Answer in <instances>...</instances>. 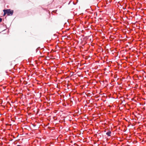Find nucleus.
Instances as JSON below:
<instances>
[{
    "mask_svg": "<svg viewBox=\"0 0 146 146\" xmlns=\"http://www.w3.org/2000/svg\"><path fill=\"white\" fill-rule=\"evenodd\" d=\"M140 123V122H137V125H138V124H139Z\"/></svg>",
    "mask_w": 146,
    "mask_h": 146,
    "instance_id": "nucleus-7",
    "label": "nucleus"
},
{
    "mask_svg": "<svg viewBox=\"0 0 146 146\" xmlns=\"http://www.w3.org/2000/svg\"><path fill=\"white\" fill-rule=\"evenodd\" d=\"M140 5V4H138V5L137 4V6H138L139 5Z\"/></svg>",
    "mask_w": 146,
    "mask_h": 146,
    "instance_id": "nucleus-9",
    "label": "nucleus"
},
{
    "mask_svg": "<svg viewBox=\"0 0 146 146\" xmlns=\"http://www.w3.org/2000/svg\"><path fill=\"white\" fill-rule=\"evenodd\" d=\"M4 13V15H5L6 14H7L8 15H12L13 13V11L11 10L10 9H6V10H4L3 11Z\"/></svg>",
    "mask_w": 146,
    "mask_h": 146,
    "instance_id": "nucleus-1",
    "label": "nucleus"
},
{
    "mask_svg": "<svg viewBox=\"0 0 146 146\" xmlns=\"http://www.w3.org/2000/svg\"><path fill=\"white\" fill-rule=\"evenodd\" d=\"M141 104L140 103H138L137 102V106H140L141 105Z\"/></svg>",
    "mask_w": 146,
    "mask_h": 146,
    "instance_id": "nucleus-4",
    "label": "nucleus"
},
{
    "mask_svg": "<svg viewBox=\"0 0 146 146\" xmlns=\"http://www.w3.org/2000/svg\"><path fill=\"white\" fill-rule=\"evenodd\" d=\"M17 146H21L20 145H17Z\"/></svg>",
    "mask_w": 146,
    "mask_h": 146,
    "instance_id": "nucleus-8",
    "label": "nucleus"
},
{
    "mask_svg": "<svg viewBox=\"0 0 146 146\" xmlns=\"http://www.w3.org/2000/svg\"><path fill=\"white\" fill-rule=\"evenodd\" d=\"M2 20V19L1 18H0V22H1Z\"/></svg>",
    "mask_w": 146,
    "mask_h": 146,
    "instance_id": "nucleus-5",
    "label": "nucleus"
},
{
    "mask_svg": "<svg viewBox=\"0 0 146 146\" xmlns=\"http://www.w3.org/2000/svg\"><path fill=\"white\" fill-rule=\"evenodd\" d=\"M137 27H138V26H137ZM137 29H138V28H137Z\"/></svg>",
    "mask_w": 146,
    "mask_h": 146,
    "instance_id": "nucleus-10",
    "label": "nucleus"
},
{
    "mask_svg": "<svg viewBox=\"0 0 146 146\" xmlns=\"http://www.w3.org/2000/svg\"><path fill=\"white\" fill-rule=\"evenodd\" d=\"M140 128V127H137V130H138V129H139V128Z\"/></svg>",
    "mask_w": 146,
    "mask_h": 146,
    "instance_id": "nucleus-6",
    "label": "nucleus"
},
{
    "mask_svg": "<svg viewBox=\"0 0 146 146\" xmlns=\"http://www.w3.org/2000/svg\"><path fill=\"white\" fill-rule=\"evenodd\" d=\"M137 119H138V118H141V116L138 113H137Z\"/></svg>",
    "mask_w": 146,
    "mask_h": 146,
    "instance_id": "nucleus-3",
    "label": "nucleus"
},
{
    "mask_svg": "<svg viewBox=\"0 0 146 146\" xmlns=\"http://www.w3.org/2000/svg\"><path fill=\"white\" fill-rule=\"evenodd\" d=\"M111 132L110 131H109L106 133V134L109 136H111Z\"/></svg>",
    "mask_w": 146,
    "mask_h": 146,
    "instance_id": "nucleus-2",
    "label": "nucleus"
}]
</instances>
